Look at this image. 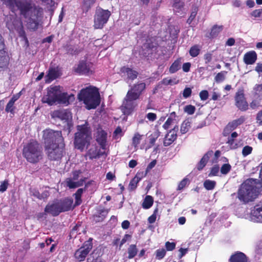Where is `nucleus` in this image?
I'll return each mask as SVG.
<instances>
[{
  "mask_svg": "<svg viewBox=\"0 0 262 262\" xmlns=\"http://www.w3.org/2000/svg\"><path fill=\"white\" fill-rule=\"evenodd\" d=\"M199 96L201 100H206L209 96L208 92L207 90H202L200 92Z\"/></svg>",
  "mask_w": 262,
  "mask_h": 262,
  "instance_id": "obj_59",
  "label": "nucleus"
},
{
  "mask_svg": "<svg viewBox=\"0 0 262 262\" xmlns=\"http://www.w3.org/2000/svg\"><path fill=\"white\" fill-rule=\"evenodd\" d=\"M14 103L9 101L6 105V108H5L6 112H8V113L10 112L11 113H13L14 108H15V107L14 106Z\"/></svg>",
  "mask_w": 262,
  "mask_h": 262,
  "instance_id": "obj_55",
  "label": "nucleus"
},
{
  "mask_svg": "<svg viewBox=\"0 0 262 262\" xmlns=\"http://www.w3.org/2000/svg\"><path fill=\"white\" fill-rule=\"evenodd\" d=\"M191 127V122L188 119H185L181 125L180 132L182 134L187 133Z\"/></svg>",
  "mask_w": 262,
  "mask_h": 262,
  "instance_id": "obj_34",
  "label": "nucleus"
},
{
  "mask_svg": "<svg viewBox=\"0 0 262 262\" xmlns=\"http://www.w3.org/2000/svg\"><path fill=\"white\" fill-rule=\"evenodd\" d=\"M78 99L83 101L87 110L96 108L100 103V96L96 88H86L82 89L78 95Z\"/></svg>",
  "mask_w": 262,
  "mask_h": 262,
  "instance_id": "obj_5",
  "label": "nucleus"
},
{
  "mask_svg": "<svg viewBox=\"0 0 262 262\" xmlns=\"http://www.w3.org/2000/svg\"><path fill=\"white\" fill-rule=\"evenodd\" d=\"M138 253V249L136 244H131L127 248V253L128 259L134 258Z\"/></svg>",
  "mask_w": 262,
  "mask_h": 262,
  "instance_id": "obj_31",
  "label": "nucleus"
},
{
  "mask_svg": "<svg viewBox=\"0 0 262 262\" xmlns=\"http://www.w3.org/2000/svg\"><path fill=\"white\" fill-rule=\"evenodd\" d=\"M142 135H140L138 133H136L134 134V136L132 139V144L136 147L140 144L141 140Z\"/></svg>",
  "mask_w": 262,
  "mask_h": 262,
  "instance_id": "obj_43",
  "label": "nucleus"
},
{
  "mask_svg": "<svg viewBox=\"0 0 262 262\" xmlns=\"http://www.w3.org/2000/svg\"><path fill=\"white\" fill-rule=\"evenodd\" d=\"M246 120L244 116H241L239 118L228 122L223 130V136H228L232 130L235 129L238 126L243 124Z\"/></svg>",
  "mask_w": 262,
  "mask_h": 262,
  "instance_id": "obj_14",
  "label": "nucleus"
},
{
  "mask_svg": "<svg viewBox=\"0 0 262 262\" xmlns=\"http://www.w3.org/2000/svg\"><path fill=\"white\" fill-rule=\"evenodd\" d=\"M234 104L242 112H246L249 109V104L246 100L244 87L239 88L234 96Z\"/></svg>",
  "mask_w": 262,
  "mask_h": 262,
  "instance_id": "obj_10",
  "label": "nucleus"
},
{
  "mask_svg": "<svg viewBox=\"0 0 262 262\" xmlns=\"http://www.w3.org/2000/svg\"><path fill=\"white\" fill-rule=\"evenodd\" d=\"M145 89L146 84L144 82L135 83L128 91L126 94L128 95L129 94V96L138 100Z\"/></svg>",
  "mask_w": 262,
  "mask_h": 262,
  "instance_id": "obj_15",
  "label": "nucleus"
},
{
  "mask_svg": "<svg viewBox=\"0 0 262 262\" xmlns=\"http://www.w3.org/2000/svg\"><path fill=\"white\" fill-rule=\"evenodd\" d=\"M6 27L10 31L16 30L18 33L19 36L21 37L26 43H29L28 39L24 28L23 22L20 19L16 17L10 18V20H8L7 21Z\"/></svg>",
  "mask_w": 262,
  "mask_h": 262,
  "instance_id": "obj_9",
  "label": "nucleus"
},
{
  "mask_svg": "<svg viewBox=\"0 0 262 262\" xmlns=\"http://www.w3.org/2000/svg\"><path fill=\"white\" fill-rule=\"evenodd\" d=\"M93 182V181H90L88 182L85 184L84 188H79L76 192L75 193L74 195L76 197H81V195L83 192L84 189H87L89 186L92 184Z\"/></svg>",
  "mask_w": 262,
  "mask_h": 262,
  "instance_id": "obj_41",
  "label": "nucleus"
},
{
  "mask_svg": "<svg viewBox=\"0 0 262 262\" xmlns=\"http://www.w3.org/2000/svg\"><path fill=\"white\" fill-rule=\"evenodd\" d=\"M227 143L231 149H235L238 147V144L234 142V139L228 138Z\"/></svg>",
  "mask_w": 262,
  "mask_h": 262,
  "instance_id": "obj_54",
  "label": "nucleus"
},
{
  "mask_svg": "<svg viewBox=\"0 0 262 262\" xmlns=\"http://www.w3.org/2000/svg\"><path fill=\"white\" fill-rule=\"evenodd\" d=\"M86 262H104L102 257L92 253L88 257Z\"/></svg>",
  "mask_w": 262,
  "mask_h": 262,
  "instance_id": "obj_37",
  "label": "nucleus"
},
{
  "mask_svg": "<svg viewBox=\"0 0 262 262\" xmlns=\"http://www.w3.org/2000/svg\"><path fill=\"white\" fill-rule=\"evenodd\" d=\"M182 58L180 57L177 58L171 64L169 69V72L170 74H173L179 71L181 67Z\"/></svg>",
  "mask_w": 262,
  "mask_h": 262,
  "instance_id": "obj_27",
  "label": "nucleus"
},
{
  "mask_svg": "<svg viewBox=\"0 0 262 262\" xmlns=\"http://www.w3.org/2000/svg\"><path fill=\"white\" fill-rule=\"evenodd\" d=\"M248 257L244 253L237 251L232 254L229 262H248Z\"/></svg>",
  "mask_w": 262,
  "mask_h": 262,
  "instance_id": "obj_21",
  "label": "nucleus"
},
{
  "mask_svg": "<svg viewBox=\"0 0 262 262\" xmlns=\"http://www.w3.org/2000/svg\"><path fill=\"white\" fill-rule=\"evenodd\" d=\"M184 110L188 115H192L195 111V107L192 105H187L185 106Z\"/></svg>",
  "mask_w": 262,
  "mask_h": 262,
  "instance_id": "obj_51",
  "label": "nucleus"
},
{
  "mask_svg": "<svg viewBox=\"0 0 262 262\" xmlns=\"http://www.w3.org/2000/svg\"><path fill=\"white\" fill-rule=\"evenodd\" d=\"M80 226H81L80 224H77L72 228V229L71 230L70 233V236L71 237H75L77 234H80V233L78 232L79 231V228Z\"/></svg>",
  "mask_w": 262,
  "mask_h": 262,
  "instance_id": "obj_47",
  "label": "nucleus"
},
{
  "mask_svg": "<svg viewBox=\"0 0 262 262\" xmlns=\"http://www.w3.org/2000/svg\"><path fill=\"white\" fill-rule=\"evenodd\" d=\"M177 138V134L176 133H169L166 134L165 137L163 144L165 146H168L171 144Z\"/></svg>",
  "mask_w": 262,
  "mask_h": 262,
  "instance_id": "obj_29",
  "label": "nucleus"
},
{
  "mask_svg": "<svg viewBox=\"0 0 262 262\" xmlns=\"http://www.w3.org/2000/svg\"><path fill=\"white\" fill-rule=\"evenodd\" d=\"M93 248L92 239L83 243L82 246L76 250L74 258L77 262L83 261Z\"/></svg>",
  "mask_w": 262,
  "mask_h": 262,
  "instance_id": "obj_11",
  "label": "nucleus"
},
{
  "mask_svg": "<svg viewBox=\"0 0 262 262\" xmlns=\"http://www.w3.org/2000/svg\"><path fill=\"white\" fill-rule=\"evenodd\" d=\"M226 71H221L218 73L214 77V80L217 83L223 82L225 79V75L227 74Z\"/></svg>",
  "mask_w": 262,
  "mask_h": 262,
  "instance_id": "obj_40",
  "label": "nucleus"
},
{
  "mask_svg": "<svg viewBox=\"0 0 262 262\" xmlns=\"http://www.w3.org/2000/svg\"><path fill=\"white\" fill-rule=\"evenodd\" d=\"M257 59V55L255 51L246 52L243 57V61L247 65L253 64Z\"/></svg>",
  "mask_w": 262,
  "mask_h": 262,
  "instance_id": "obj_20",
  "label": "nucleus"
},
{
  "mask_svg": "<svg viewBox=\"0 0 262 262\" xmlns=\"http://www.w3.org/2000/svg\"><path fill=\"white\" fill-rule=\"evenodd\" d=\"M23 156L28 162L37 163L42 159V148L37 141L31 140L24 146Z\"/></svg>",
  "mask_w": 262,
  "mask_h": 262,
  "instance_id": "obj_6",
  "label": "nucleus"
},
{
  "mask_svg": "<svg viewBox=\"0 0 262 262\" xmlns=\"http://www.w3.org/2000/svg\"><path fill=\"white\" fill-rule=\"evenodd\" d=\"M102 212H103V211H101V212H99L98 214L94 215V221L95 222H99L103 221L105 216L101 214Z\"/></svg>",
  "mask_w": 262,
  "mask_h": 262,
  "instance_id": "obj_56",
  "label": "nucleus"
},
{
  "mask_svg": "<svg viewBox=\"0 0 262 262\" xmlns=\"http://www.w3.org/2000/svg\"><path fill=\"white\" fill-rule=\"evenodd\" d=\"M96 0H83V10L88 12L95 3Z\"/></svg>",
  "mask_w": 262,
  "mask_h": 262,
  "instance_id": "obj_39",
  "label": "nucleus"
},
{
  "mask_svg": "<svg viewBox=\"0 0 262 262\" xmlns=\"http://www.w3.org/2000/svg\"><path fill=\"white\" fill-rule=\"evenodd\" d=\"M107 133L102 129H98L96 135V141L103 150H105L107 146Z\"/></svg>",
  "mask_w": 262,
  "mask_h": 262,
  "instance_id": "obj_19",
  "label": "nucleus"
},
{
  "mask_svg": "<svg viewBox=\"0 0 262 262\" xmlns=\"http://www.w3.org/2000/svg\"><path fill=\"white\" fill-rule=\"evenodd\" d=\"M203 185L206 190H211L214 188L216 182L210 180H206L204 182Z\"/></svg>",
  "mask_w": 262,
  "mask_h": 262,
  "instance_id": "obj_36",
  "label": "nucleus"
},
{
  "mask_svg": "<svg viewBox=\"0 0 262 262\" xmlns=\"http://www.w3.org/2000/svg\"><path fill=\"white\" fill-rule=\"evenodd\" d=\"M74 99V96L73 95H68L67 93L58 94V102L60 104L68 105L70 104V101H72Z\"/></svg>",
  "mask_w": 262,
  "mask_h": 262,
  "instance_id": "obj_22",
  "label": "nucleus"
},
{
  "mask_svg": "<svg viewBox=\"0 0 262 262\" xmlns=\"http://www.w3.org/2000/svg\"><path fill=\"white\" fill-rule=\"evenodd\" d=\"M220 167L218 165H214L211 168L210 173L208 174L209 177L216 176L219 172Z\"/></svg>",
  "mask_w": 262,
  "mask_h": 262,
  "instance_id": "obj_50",
  "label": "nucleus"
},
{
  "mask_svg": "<svg viewBox=\"0 0 262 262\" xmlns=\"http://www.w3.org/2000/svg\"><path fill=\"white\" fill-rule=\"evenodd\" d=\"M80 173L79 171H75L73 173V178H68L66 180V183L67 186L69 188H75L79 186L83 185L84 182L85 181V178L81 179L79 181L74 182L73 180L77 181L79 178V174Z\"/></svg>",
  "mask_w": 262,
  "mask_h": 262,
  "instance_id": "obj_18",
  "label": "nucleus"
},
{
  "mask_svg": "<svg viewBox=\"0 0 262 262\" xmlns=\"http://www.w3.org/2000/svg\"><path fill=\"white\" fill-rule=\"evenodd\" d=\"M57 77V72L54 68H50L46 76V82H50Z\"/></svg>",
  "mask_w": 262,
  "mask_h": 262,
  "instance_id": "obj_30",
  "label": "nucleus"
},
{
  "mask_svg": "<svg viewBox=\"0 0 262 262\" xmlns=\"http://www.w3.org/2000/svg\"><path fill=\"white\" fill-rule=\"evenodd\" d=\"M120 71L122 73L126 74L128 78L132 80L137 78L138 76V73L136 71L125 66L121 68Z\"/></svg>",
  "mask_w": 262,
  "mask_h": 262,
  "instance_id": "obj_26",
  "label": "nucleus"
},
{
  "mask_svg": "<svg viewBox=\"0 0 262 262\" xmlns=\"http://www.w3.org/2000/svg\"><path fill=\"white\" fill-rule=\"evenodd\" d=\"M159 135L158 134H155L154 135H151L149 137V145L147 148H151L155 143L157 139H158Z\"/></svg>",
  "mask_w": 262,
  "mask_h": 262,
  "instance_id": "obj_52",
  "label": "nucleus"
},
{
  "mask_svg": "<svg viewBox=\"0 0 262 262\" xmlns=\"http://www.w3.org/2000/svg\"><path fill=\"white\" fill-rule=\"evenodd\" d=\"M201 52V47L198 45L192 46L189 49V53L192 57L198 56Z\"/></svg>",
  "mask_w": 262,
  "mask_h": 262,
  "instance_id": "obj_35",
  "label": "nucleus"
},
{
  "mask_svg": "<svg viewBox=\"0 0 262 262\" xmlns=\"http://www.w3.org/2000/svg\"><path fill=\"white\" fill-rule=\"evenodd\" d=\"M73 203V200L71 198H66L57 200L52 203H48L45 208V212L53 216H57L61 212L73 209L74 208L72 207Z\"/></svg>",
  "mask_w": 262,
  "mask_h": 262,
  "instance_id": "obj_7",
  "label": "nucleus"
},
{
  "mask_svg": "<svg viewBox=\"0 0 262 262\" xmlns=\"http://www.w3.org/2000/svg\"><path fill=\"white\" fill-rule=\"evenodd\" d=\"M192 94V89L190 88L186 87L184 89L183 91L182 95L183 97L185 99H187L190 97Z\"/></svg>",
  "mask_w": 262,
  "mask_h": 262,
  "instance_id": "obj_53",
  "label": "nucleus"
},
{
  "mask_svg": "<svg viewBox=\"0 0 262 262\" xmlns=\"http://www.w3.org/2000/svg\"><path fill=\"white\" fill-rule=\"evenodd\" d=\"M231 169V166L229 163L224 164L221 168V172L223 174H227Z\"/></svg>",
  "mask_w": 262,
  "mask_h": 262,
  "instance_id": "obj_46",
  "label": "nucleus"
},
{
  "mask_svg": "<svg viewBox=\"0 0 262 262\" xmlns=\"http://www.w3.org/2000/svg\"><path fill=\"white\" fill-rule=\"evenodd\" d=\"M20 0H7V4L9 6L12 11L15 10V5Z\"/></svg>",
  "mask_w": 262,
  "mask_h": 262,
  "instance_id": "obj_62",
  "label": "nucleus"
},
{
  "mask_svg": "<svg viewBox=\"0 0 262 262\" xmlns=\"http://www.w3.org/2000/svg\"><path fill=\"white\" fill-rule=\"evenodd\" d=\"M136 100L129 96V94L126 95L120 107L121 110L124 115H129L133 112L137 106V103L135 102Z\"/></svg>",
  "mask_w": 262,
  "mask_h": 262,
  "instance_id": "obj_12",
  "label": "nucleus"
},
{
  "mask_svg": "<svg viewBox=\"0 0 262 262\" xmlns=\"http://www.w3.org/2000/svg\"><path fill=\"white\" fill-rule=\"evenodd\" d=\"M77 132L74 134V144L75 148L83 151L85 147L90 145L92 130L88 122L76 126Z\"/></svg>",
  "mask_w": 262,
  "mask_h": 262,
  "instance_id": "obj_4",
  "label": "nucleus"
},
{
  "mask_svg": "<svg viewBox=\"0 0 262 262\" xmlns=\"http://www.w3.org/2000/svg\"><path fill=\"white\" fill-rule=\"evenodd\" d=\"M70 117V113L65 110H59L54 111L53 117L58 118L61 120H68Z\"/></svg>",
  "mask_w": 262,
  "mask_h": 262,
  "instance_id": "obj_23",
  "label": "nucleus"
},
{
  "mask_svg": "<svg viewBox=\"0 0 262 262\" xmlns=\"http://www.w3.org/2000/svg\"><path fill=\"white\" fill-rule=\"evenodd\" d=\"M212 153L213 151L212 150L209 151L203 156L196 165V168L198 170H202L205 167L210 158V156H211Z\"/></svg>",
  "mask_w": 262,
  "mask_h": 262,
  "instance_id": "obj_24",
  "label": "nucleus"
},
{
  "mask_svg": "<svg viewBox=\"0 0 262 262\" xmlns=\"http://www.w3.org/2000/svg\"><path fill=\"white\" fill-rule=\"evenodd\" d=\"M19 10L20 14L27 19V27L35 31L38 28L43 15L42 9L38 6L32 5L26 0H20L15 5V10Z\"/></svg>",
  "mask_w": 262,
  "mask_h": 262,
  "instance_id": "obj_2",
  "label": "nucleus"
},
{
  "mask_svg": "<svg viewBox=\"0 0 262 262\" xmlns=\"http://www.w3.org/2000/svg\"><path fill=\"white\" fill-rule=\"evenodd\" d=\"M262 15V8L259 9H255L251 13V15L255 18H258L261 17Z\"/></svg>",
  "mask_w": 262,
  "mask_h": 262,
  "instance_id": "obj_61",
  "label": "nucleus"
},
{
  "mask_svg": "<svg viewBox=\"0 0 262 262\" xmlns=\"http://www.w3.org/2000/svg\"><path fill=\"white\" fill-rule=\"evenodd\" d=\"M147 173L148 172L146 170H145V171H139L134 177L140 181L142 178H144L147 175Z\"/></svg>",
  "mask_w": 262,
  "mask_h": 262,
  "instance_id": "obj_58",
  "label": "nucleus"
},
{
  "mask_svg": "<svg viewBox=\"0 0 262 262\" xmlns=\"http://www.w3.org/2000/svg\"><path fill=\"white\" fill-rule=\"evenodd\" d=\"M59 91L57 87L51 88L46 95L42 98V101L51 105L58 101Z\"/></svg>",
  "mask_w": 262,
  "mask_h": 262,
  "instance_id": "obj_16",
  "label": "nucleus"
},
{
  "mask_svg": "<svg viewBox=\"0 0 262 262\" xmlns=\"http://www.w3.org/2000/svg\"><path fill=\"white\" fill-rule=\"evenodd\" d=\"M140 181L138 180L137 179H136L135 177L133 178L129 183V189L131 191L134 190L137 188L138 183Z\"/></svg>",
  "mask_w": 262,
  "mask_h": 262,
  "instance_id": "obj_45",
  "label": "nucleus"
},
{
  "mask_svg": "<svg viewBox=\"0 0 262 262\" xmlns=\"http://www.w3.org/2000/svg\"><path fill=\"white\" fill-rule=\"evenodd\" d=\"M162 82L166 85L177 84L179 83V80L177 79L176 78H174L173 79L165 78L162 80Z\"/></svg>",
  "mask_w": 262,
  "mask_h": 262,
  "instance_id": "obj_42",
  "label": "nucleus"
},
{
  "mask_svg": "<svg viewBox=\"0 0 262 262\" xmlns=\"http://www.w3.org/2000/svg\"><path fill=\"white\" fill-rule=\"evenodd\" d=\"M88 154L90 159H96L104 155H106L105 151L102 152L100 150L97 151L96 150L92 149L89 150Z\"/></svg>",
  "mask_w": 262,
  "mask_h": 262,
  "instance_id": "obj_33",
  "label": "nucleus"
},
{
  "mask_svg": "<svg viewBox=\"0 0 262 262\" xmlns=\"http://www.w3.org/2000/svg\"><path fill=\"white\" fill-rule=\"evenodd\" d=\"M92 63L86 60H81L73 68V71L80 75H89L92 74Z\"/></svg>",
  "mask_w": 262,
  "mask_h": 262,
  "instance_id": "obj_13",
  "label": "nucleus"
},
{
  "mask_svg": "<svg viewBox=\"0 0 262 262\" xmlns=\"http://www.w3.org/2000/svg\"><path fill=\"white\" fill-rule=\"evenodd\" d=\"M153 203V198L151 195H146L143 200L142 206L144 209H148L152 206Z\"/></svg>",
  "mask_w": 262,
  "mask_h": 262,
  "instance_id": "obj_32",
  "label": "nucleus"
},
{
  "mask_svg": "<svg viewBox=\"0 0 262 262\" xmlns=\"http://www.w3.org/2000/svg\"><path fill=\"white\" fill-rule=\"evenodd\" d=\"M9 58L6 51H4V53H0V68H7L9 65Z\"/></svg>",
  "mask_w": 262,
  "mask_h": 262,
  "instance_id": "obj_28",
  "label": "nucleus"
},
{
  "mask_svg": "<svg viewBox=\"0 0 262 262\" xmlns=\"http://www.w3.org/2000/svg\"><path fill=\"white\" fill-rule=\"evenodd\" d=\"M111 15V12L108 10H103L100 8L97 9L94 15V28L96 29H102L107 23Z\"/></svg>",
  "mask_w": 262,
  "mask_h": 262,
  "instance_id": "obj_8",
  "label": "nucleus"
},
{
  "mask_svg": "<svg viewBox=\"0 0 262 262\" xmlns=\"http://www.w3.org/2000/svg\"><path fill=\"white\" fill-rule=\"evenodd\" d=\"M165 247L168 251H172L176 248V243L174 242H167L165 243Z\"/></svg>",
  "mask_w": 262,
  "mask_h": 262,
  "instance_id": "obj_64",
  "label": "nucleus"
},
{
  "mask_svg": "<svg viewBox=\"0 0 262 262\" xmlns=\"http://www.w3.org/2000/svg\"><path fill=\"white\" fill-rule=\"evenodd\" d=\"M189 182V180L187 178H184L178 184L177 190H181L185 188Z\"/></svg>",
  "mask_w": 262,
  "mask_h": 262,
  "instance_id": "obj_48",
  "label": "nucleus"
},
{
  "mask_svg": "<svg viewBox=\"0 0 262 262\" xmlns=\"http://www.w3.org/2000/svg\"><path fill=\"white\" fill-rule=\"evenodd\" d=\"M96 0H83V10L88 12L95 3Z\"/></svg>",
  "mask_w": 262,
  "mask_h": 262,
  "instance_id": "obj_38",
  "label": "nucleus"
},
{
  "mask_svg": "<svg viewBox=\"0 0 262 262\" xmlns=\"http://www.w3.org/2000/svg\"><path fill=\"white\" fill-rule=\"evenodd\" d=\"M223 30V26L222 25L218 26L214 25L211 28L210 32L208 34L206 35V37L210 39L216 38Z\"/></svg>",
  "mask_w": 262,
  "mask_h": 262,
  "instance_id": "obj_25",
  "label": "nucleus"
},
{
  "mask_svg": "<svg viewBox=\"0 0 262 262\" xmlns=\"http://www.w3.org/2000/svg\"><path fill=\"white\" fill-rule=\"evenodd\" d=\"M250 217L254 222L262 223V202L255 204L251 208Z\"/></svg>",
  "mask_w": 262,
  "mask_h": 262,
  "instance_id": "obj_17",
  "label": "nucleus"
},
{
  "mask_svg": "<svg viewBox=\"0 0 262 262\" xmlns=\"http://www.w3.org/2000/svg\"><path fill=\"white\" fill-rule=\"evenodd\" d=\"M118 135H120V137L123 136V133H122V128L120 126H118L116 127L115 130L113 133V137L114 138H116V137Z\"/></svg>",
  "mask_w": 262,
  "mask_h": 262,
  "instance_id": "obj_63",
  "label": "nucleus"
},
{
  "mask_svg": "<svg viewBox=\"0 0 262 262\" xmlns=\"http://www.w3.org/2000/svg\"><path fill=\"white\" fill-rule=\"evenodd\" d=\"M174 121V120L168 117L166 122L164 123V124L162 126L163 128H164L166 130L168 129L173 123Z\"/></svg>",
  "mask_w": 262,
  "mask_h": 262,
  "instance_id": "obj_60",
  "label": "nucleus"
},
{
  "mask_svg": "<svg viewBox=\"0 0 262 262\" xmlns=\"http://www.w3.org/2000/svg\"><path fill=\"white\" fill-rule=\"evenodd\" d=\"M253 150V148L249 145H246L244 147L242 150V155L245 157L251 154Z\"/></svg>",
  "mask_w": 262,
  "mask_h": 262,
  "instance_id": "obj_49",
  "label": "nucleus"
},
{
  "mask_svg": "<svg viewBox=\"0 0 262 262\" xmlns=\"http://www.w3.org/2000/svg\"><path fill=\"white\" fill-rule=\"evenodd\" d=\"M45 151L51 161H58L64 153V144L61 131L47 129L43 132Z\"/></svg>",
  "mask_w": 262,
  "mask_h": 262,
  "instance_id": "obj_1",
  "label": "nucleus"
},
{
  "mask_svg": "<svg viewBox=\"0 0 262 262\" xmlns=\"http://www.w3.org/2000/svg\"><path fill=\"white\" fill-rule=\"evenodd\" d=\"M256 184V179H248L241 185L237 192V198L241 202L246 204L256 198L258 195Z\"/></svg>",
  "mask_w": 262,
  "mask_h": 262,
  "instance_id": "obj_3",
  "label": "nucleus"
},
{
  "mask_svg": "<svg viewBox=\"0 0 262 262\" xmlns=\"http://www.w3.org/2000/svg\"><path fill=\"white\" fill-rule=\"evenodd\" d=\"M166 251L164 248L159 249L156 251V258L160 260L164 257L166 255Z\"/></svg>",
  "mask_w": 262,
  "mask_h": 262,
  "instance_id": "obj_44",
  "label": "nucleus"
},
{
  "mask_svg": "<svg viewBox=\"0 0 262 262\" xmlns=\"http://www.w3.org/2000/svg\"><path fill=\"white\" fill-rule=\"evenodd\" d=\"M260 101L256 99L253 100L250 103V107L253 109L255 110L258 107L260 106Z\"/></svg>",
  "mask_w": 262,
  "mask_h": 262,
  "instance_id": "obj_57",
  "label": "nucleus"
}]
</instances>
